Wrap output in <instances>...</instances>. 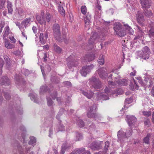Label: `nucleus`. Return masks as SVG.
Here are the masks:
<instances>
[{
    "label": "nucleus",
    "instance_id": "28",
    "mask_svg": "<svg viewBox=\"0 0 154 154\" xmlns=\"http://www.w3.org/2000/svg\"><path fill=\"white\" fill-rule=\"evenodd\" d=\"M39 38L40 42L41 44H44L45 43H46L47 39H46L44 37L43 33H40L39 36Z\"/></svg>",
    "mask_w": 154,
    "mask_h": 154
},
{
    "label": "nucleus",
    "instance_id": "17",
    "mask_svg": "<svg viewBox=\"0 0 154 154\" xmlns=\"http://www.w3.org/2000/svg\"><path fill=\"white\" fill-rule=\"evenodd\" d=\"M117 136L118 141H120L122 140L124 138L126 137L125 133L122 131L121 129L118 132Z\"/></svg>",
    "mask_w": 154,
    "mask_h": 154
},
{
    "label": "nucleus",
    "instance_id": "46",
    "mask_svg": "<svg viewBox=\"0 0 154 154\" xmlns=\"http://www.w3.org/2000/svg\"><path fill=\"white\" fill-rule=\"evenodd\" d=\"M4 64V61L2 58H0V74H1L2 72V68Z\"/></svg>",
    "mask_w": 154,
    "mask_h": 154
},
{
    "label": "nucleus",
    "instance_id": "24",
    "mask_svg": "<svg viewBox=\"0 0 154 154\" xmlns=\"http://www.w3.org/2000/svg\"><path fill=\"white\" fill-rule=\"evenodd\" d=\"M5 46L8 49H11L14 47V45L11 44L6 39H5Z\"/></svg>",
    "mask_w": 154,
    "mask_h": 154
},
{
    "label": "nucleus",
    "instance_id": "16",
    "mask_svg": "<svg viewBox=\"0 0 154 154\" xmlns=\"http://www.w3.org/2000/svg\"><path fill=\"white\" fill-rule=\"evenodd\" d=\"M117 82L119 85L121 86H127L129 83L128 80L124 79H119Z\"/></svg>",
    "mask_w": 154,
    "mask_h": 154
},
{
    "label": "nucleus",
    "instance_id": "53",
    "mask_svg": "<svg viewBox=\"0 0 154 154\" xmlns=\"http://www.w3.org/2000/svg\"><path fill=\"white\" fill-rule=\"evenodd\" d=\"M30 99L32 100H33L34 102H35L37 103H38L39 101L38 100L37 97H31Z\"/></svg>",
    "mask_w": 154,
    "mask_h": 154
},
{
    "label": "nucleus",
    "instance_id": "56",
    "mask_svg": "<svg viewBox=\"0 0 154 154\" xmlns=\"http://www.w3.org/2000/svg\"><path fill=\"white\" fill-rule=\"evenodd\" d=\"M63 83L67 87H70L71 86V84L70 82L69 81H65Z\"/></svg>",
    "mask_w": 154,
    "mask_h": 154
},
{
    "label": "nucleus",
    "instance_id": "4",
    "mask_svg": "<svg viewBox=\"0 0 154 154\" xmlns=\"http://www.w3.org/2000/svg\"><path fill=\"white\" fill-rule=\"evenodd\" d=\"M94 67V66L93 64L89 66H84L80 70L81 75L84 77L86 76L87 74L90 72L91 70L93 69Z\"/></svg>",
    "mask_w": 154,
    "mask_h": 154
},
{
    "label": "nucleus",
    "instance_id": "49",
    "mask_svg": "<svg viewBox=\"0 0 154 154\" xmlns=\"http://www.w3.org/2000/svg\"><path fill=\"white\" fill-rule=\"evenodd\" d=\"M22 72L25 75H28L30 73L29 71L26 69H23L22 70Z\"/></svg>",
    "mask_w": 154,
    "mask_h": 154
},
{
    "label": "nucleus",
    "instance_id": "35",
    "mask_svg": "<svg viewBox=\"0 0 154 154\" xmlns=\"http://www.w3.org/2000/svg\"><path fill=\"white\" fill-rule=\"evenodd\" d=\"M30 20V18L25 19L22 23V25L26 28L27 25L29 23Z\"/></svg>",
    "mask_w": 154,
    "mask_h": 154
},
{
    "label": "nucleus",
    "instance_id": "63",
    "mask_svg": "<svg viewBox=\"0 0 154 154\" xmlns=\"http://www.w3.org/2000/svg\"><path fill=\"white\" fill-rule=\"evenodd\" d=\"M14 54L16 55H19L20 53V51H15L14 52Z\"/></svg>",
    "mask_w": 154,
    "mask_h": 154
},
{
    "label": "nucleus",
    "instance_id": "39",
    "mask_svg": "<svg viewBox=\"0 0 154 154\" xmlns=\"http://www.w3.org/2000/svg\"><path fill=\"white\" fill-rule=\"evenodd\" d=\"M144 125L146 126H147L148 127H149L151 125L150 120L148 118H144Z\"/></svg>",
    "mask_w": 154,
    "mask_h": 154
},
{
    "label": "nucleus",
    "instance_id": "26",
    "mask_svg": "<svg viewBox=\"0 0 154 154\" xmlns=\"http://www.w3.org/2000/svg\"><path fill=\"white\" fill-rule=\"evenodd\" d=\"M143 12L145 15L147 17H150L153 14L151 11L147 8L143 9Z\"/></svg>",
    "mask_w": 154,
    "mask_h": 154
},
{
    "label": "nucleus",
    "instance_id": "41",
    "mask_svg": "<svg viewBox=\"0 0 154 154\" xmlns=\"http://www.w3.org/2000/svg\"><path fill=\"white\" fill-rule=\"evenodd\" d=\"M47 104L48 106H51L53 105V102L50 97H48L47 98Z\"/></svg>",
    "mask_w": 154,
    "mask_h": 154
},
{
    "label": "nucleus",
    "instance_id": "22",
    "mask_svg": "<svg viewBox=\"0 0 154 154\" xmlns=\"http://www.w3.org/2000/svg\"><path fill=\"white\" fill-rule=\"evenodd\" d=\"M137 54L138 56L145 60L148 59L149 58L147 57L146 54L143 51H138L137 52Z\"/></svg>",
    "mask_w": 154,
    "mask_h": 154
},
{
    "label": "nucleus",
    "instance_id": "15",
    "mask_svg": "<svg viewBox=\"0 0 154 154\" xmlns=\"http://www.w3.org/2000/svg\"><path fill=\"white\" fill-rule=\"evenodd\" d=\"M10 81L7 77H3L0 79V84L1 85H9Z\"/></svg>",
    "mask_w": 154,
    "mask_h": 154
},
{
    "label": "nucleus",
    "instance_id": "21",
    "mask_svg": "<svg viewBox=\"0 0 154 154\" xmlns=\"http://www.w3.org/2000/svg\"><path fill=\"white\" fill-rule=\"evenodd\" d=\"M23 149L21 147L19 148V149L20 151V154H24V152L27 153L29 150L30 147L28 146V145H27L25 147L24 149V148Z\"/></svg>",
    "mask_w": 154,
    "mask_h": 154
},
{
    "label": "nucleus",
    "instance_id": "30",
    "mask_svg": "<svg viewBox=\"0 0 154 154\" xmlns=\"http://www.w3.org/2000/svg\"><path fill=\"white\" fill-rule=\"evenodd\" d=\"M90 17L91 15L89 14L88 13H87L86 17L84 18V20L86 25H88L89 24L90 20Z\"/></svg>",
    "mask_w": 154,
    "mask_h": 154
},
{
    "label": "nucleus",
    "instance_id": "7",
    "mask_svg": "<svg viewBox=\"0 0 154 154\" xmlns=\"http://www.w3.org/2000/svg\"><path fill=\"white\" fill-rule=\"evenodd\" d=\"M136 17L137 22L141 26H144L145 24V22L144 17L142 14L138 13L136 14Z\"/></svg>",
    "mask_w": 154,
    "mask_h": 154
},
{
    "label": "nucleus",
    "instance_id": "12",
    "mask_svg": "<svg viewBox=\"0 0 154 154\" xmlns=\"http://www.w3.org/2000/svg\"><path fill=\"white\" fill-rule=\"evenodd\" d=\"M99 41V37L98 34L96 33H95L92 35L90 38L88 43L90 44L93 45L95 41Z\"/></svg>",
    "mask_w": 154,
    "mask_h": 154
},
{
    "label": "nucleus",
    "instance_id": "58",
    "mask_svg": "<svg viewBox=\"0 0 154 154\" xmlns=\"http://www.w3.org/2000/svg\"><path fill=\"white\" fill-rule=\"evenodd\" d=\"M132 70H133V72L130 73V75H131L134 76L135 75L136 71L134 70L133 68H132Z\"/></svg>",
    "mask_w": 154,
    "mask_h": 154
},
{
    "label": "nucleus",
    "instance_id": "44",
    "mask_svg": "<svg viewBox=\"0 0 154 154\" xmlns=\"http://www.w3.org/2000/svg\"><path fill=\"white\" fill-rule=\"evenodd\" d=\"M132 130L130 128L128 130H127V131L125 133L126 137H128L130 136L132 134Z\"/></svg>",
    "mask_w": 154,
    "mask_h": 154
},
{
    "label": "nucleus",
    "instance_id": "1",
    "mask_svg": "<svg viewBox=\"0 0 154 154\" xmlns=\"http://www.w3.org/2000/svg\"><path fill=\"white\" fill-rule=\"evenodd\" d=\"M52 29L54 37L57 41L60 43L62 42L63 39L65 43H67L68 40L66 38V35L63 34L62 37L61 36L60 27L58 24H54L53 26Z\"/></svg>",
    "mask_w": 154,
    "mask_h": 154
},
{
    "label": "nucleus",
    "instance_id": "54",
    "mask_svg": "<svg viewBox=\"0 0 154 154\" xmlns=\"http://www.w3.org/2000/svg\"><path fill=\"white\" fill-rule=\"evenodd\" d=\"M125 102L128 104H129L133 101V99L130 97V98L125 99Z\"/></svg>",
    "mask_w": 154,
    "mask_h": 154
},
{
    "label": "nucleus",
    "instance_id": "29",
    "mask_svg": "<svg viewBox=\"0 0 154 154\" xmlns=\"http://www.w3.org/2000/svg\"><path fill=\"white\" fill-rule=\"evenodd\" d=\"M142 51H143L146 54L147 57H149L150 50L149 48L147 46H145L143 48Z\"/></svg>",
    "mask_w": 154,
    "mask_h": 154
},
{
    "label": "nucleus",
    "instance_id": "8",
    "mask_svg": "<svg viewBox=\"0 0 154 154\" xmlns=\"http://www.w3.org/2000/svg\"><path fill=\"white\" fill-rule=\"evenodd\" d=\"M148 27L150 28L148 33L149 37L152 40H154V23L151 21L149 22Z\"/></svg>",
    "mask_w": 154,
    "mask_h": 154
},
{
    "label": "nucleus",
    "instance_id": "23",
    "mask_svg": "<svg viewBox=\"0 0 154 154\" xmlns=\"http://www.w3.org/2000/svg\"><path fill=\"white\" fill-rule=\"evenodd\" d=\"M125 28L126 30H125V31L127 32V33L129 35H133V31L132 29L128 25L126 24L124 25Z\"/></svg>",
    "mask_w": 154,
    "mask_h": 154
},
{
    "label": "nucleus",
    "instance_id": "40",
    "mask_svg": "<svg viewBox=\"0 0 154 154\" xmlns=\"http://www.w3.org/2000/svg\"><path fill=\"white\" fill-rule=\"evenodd\" d=\"M57 132L59 131H62L65 130L64 126L63 125L60 124L57 126Z\"/></svg>",
    "mask_w": 154,
    "mask_h": 154
},
{
    "label": "nucleus",
    "instance_id": "18",
    "mask_svg": "<svg viewBox=\"0 0 154 154\" xmlns=\"http://www.w3.org/2000/svg\"><path fill=\"white\" fill-rule=\"evenodd\" d=\"M75 56L73 55H70L67 59V61L68 62V65L69 66V63H71L72 65H75L74 62L75 61Z\"/></svg>",
    "mask_w": 154,
    "mask_h": 154
},
{
    "label": "nucleus",
    "instance_id": "57",
    "mask_svg": "<svg viewBox=\"0 0 154 154\" xmlns=\"http://www.w3.org/2000/svg\"><path fill=\"white\" fill-rule=\"evenodd\" d=\"M98 97V99H101L103 100H109V97Z\"/></svg>",
    "mask_w": 154,
    "mask_h": 154
},
{
    "label": "nucleus",
    "instance_id": "13",
    "mask_svg": "<svg viewBox=\"0 0 154 154\" xmlns=\"http://www.w3.org/2000/svg\"><path fill=\"white\" fill-rule=\"evenodd\" d=\"M140 1L144 9L149 8L151 5V0H140Z\"/></svg>",
    "mask_w": 154,
    "mask_h": 154
},
{
    "label": "nucleus",
    "instance_id": "14",
    "mask_svg": "<svg viewBox=\"0 0 154 154\" xmlns=\"http://www.w3.org/2000/svg\"><path fill=\"white\" fill-rule=\"evenodd\" d=\"M95 57V54H93L86 55L84 57L83 60L84 62H89L94 59Z\"/></svg>",
    "mask_w": 154,
    "mask_h": 154
},
{
    "label": "nucleus",
    "instance_id": "51",
    "mask_svg": "<svg viewBox=\"0 0 154 154\" xmlns=\"http://www.w3.org/2000/svg\"><path fill=\"white\" fill-rule=\"evenodd\" d=\"M142 113L144 116L148 117L150 116L151 114V112L150 111H143Z\"/></svg>",
    "mask_w": 154,
    "mask_h": 154
},
{
    "label": "nucleus",
    "instance_id": "5",
    "mask_svg": "<svg viewBox=\"0 0 154 154\" xmlns=\"http://www.w3.org/2000/svg\"><path fill=\"white\" fill-rule=\"evenodd\" d=\"M97 107L95 105H93L91 107L88 111L87 116L89 118H95L97 115L94 112L97 111Z\"/></svg>",
    "mask_w": 154,
    "mask_h": 154
},
{
    "label": "nucleus",
    "instance_id": "62",
    "mask_svg": "<svg viewBox=\"0 0 154 154\" xmlns=\"http://www.w3.org/2000/svg\"><path fill=\"white\" fill-rule=\"evenodd\" d=\"M109 85H116V83L114 82H112L111 81H109Z\"/></svg>",
    "mask_w": 154,
    "mask_h": 154
},
{
    "label": "nucleus",
    "instance_id": "36",
    "mask_svg": "<svg viewBox=\"0 0 154 154\" xmlns=\"http://www.w3.org/2000/svg\"><path fill=\"white\" fill-rule=\"evenodd\" d=\"M30 140L29 142V145H35L36 142L35 138L33 137H30Z\"/></svg>",
    "mask_w": 154,
    "mask_h": 154
},
{
    "label": "nucleus",
    "instance_id": "11",
    "mask_svg": "<svg viewBox=\"0 0 154 154\" xmlns=\"http://www.w3.org/2000/svg\"><path fill=\"white\" fill-rule=\"evenodd\" d=\"M126 118L128 125L129 126H131L132 125H134V124L137 121L136 118L134 116H128L127 115Z\"/></svg>",
    "mask_w": 154,
    "mask_h": 154
},
{
    "label": "nucleus",
    "instance_id": "6",
    "mask_svg": "<svg viewBox=\"0 0 154 154\" xmlns=\"http://www.w3.org/2000/svg\"><path fill=\"white\" fill-rule=\"evenodd\" d=\"M101 143L100 141H95L88 145V146L92 150H97L101 148Z\"/></svg>",
    "mask_w": 154,
    "mask_h": 154
},
{
    "label": "nucleus",
    "instance_id": "31",
    "mask_svg": "<svg viewBox=\"0 0 154 154\" xmlns=\"http://www.w3.org/2000/svg\"><path fill=\"white\" fill-rule=\"evenodd\" d=\"M53 48L54 50L56 52L60 53L62 51V49L56 44H54L53 45Z\"/></svg>",
    "mask_w": 154,
    "mask_h": 154
},
{
    "label": "nucleus",
    "instance_id": "27",
    "mask_svg": "<svg viewBox=\"0 0 154 154\" xmlns=\"http://www.w3.org/2000/svg\"><path fill=\"white\" fill-rule=\"evenodd\" d=\"M10 28L8 26H6L4 29V33L3 35V38L8 36L9 33Z\"/></svg>",
    "mask_w": 154,
    "mask_h": 154
},
{
    "label": "nucleus",
    "instance_id": "34",
    "mask_svg": "<svg viewBox=\"0 0 154 154\" xmlns=\"http://www.w3.org/2000/svg\"><path fill=\"white\" fill-rule=\"evenodd\" d=\"M98 63L100 65H103L104 63V57L103 55H100L98 60Z\"/></svg>",
    "mask_w": 154,
    "mask_h": 154
},
{
    "label": "nucleus",
    "instance_id": "59",
    "mask_svg": "<svg viewBox=\"0 0 154 154\" xmlns=\"http://www.w3.org/2000/svg\"><path fill=\"white\" fill-rule=\"evenodd\" d=\"M4 26V24L1 23L0 24V34L2 32V29Z\"/></svg>",
    "mask_w": 154,
    "mask_h": 154
},
{
    "label": "nucleus",
    "instance_id": "43",
    "mask_svg": "<svg viewBox=\"0 0 154 154\" xmlns=\"http://www.w3.org/2000/svg\"><path fill=\"white\" fill-rule=\"evenodd\" d=\"M150 134H149L147 135V136L144 138L143 141L145 143L147 144H148L149 143V138L150 137Z\"/></svg>",
    "mask_w": 154,
    "mask_h": 154
},
{
    "label": "nucleus",
    "instance_id": "19",
    "mask_svg": "<svg viewBox=\"0 0 154 154\" xmlns=\"http://www.w3.org/2000/svg\"><path fill=\"white\" fill-rule=\"evenodd\" d=\"M137 26L138 29L139 30V31L137 33L139 34L140 33V35H138L137 36L135 37L134 38V40H136L137 39H141L142 38V36L143 35L144 32L143 31H142V29L141 28V27H140L138 26Z\"/></svg>",
    "mask_w": 154,
    "mask_h": 154
},
{
    "label": "nucleus",
    "instance_id": "42",
    "mask_svg": "<svg viewBox=\"0 0 154 154\" xmlns=\"http://www.w3.org/2000/svg\"><path fill=\"white\" fill-rule=\"evenodd\" d=\"M77 124L80 127H83L84 126V122L82 120L79 119L77 122Z\"/></svg>",
    "mask_w": 154,
    "mask_h": 154
},
{
    "label": "nucleus",
    "instance_id": "61",
    "mask_svg": "<svg viewBox=\"0 0 154 154\" xmlns=\"http://www.w3.org/2000/svg\"><path fill=\"white\" fill-rule=\"evenodd\" d=\"M47 54L46 53L44 54V61L45 62L47 60Z\"/></svg>",
    "mask_w": 154,
    "mask_h": 154
},
{
    "label": "nucleus",
    "instance_id": "20",
    "mask_svg": "<svg viewBox=\"0 0 154 154\" xmlns=\"http://www.w3.org/2000/svg\"><path fill=\"white\" fill-rule=\"evenodd\" d=\"M69 145L67 143V142L64 143L61 147L60 153V154H64L66 149L69 148Z\"/></svg>",
    "mask_w": 154,
    "mask_h": 154
},
{
    "label": "nucleus",
    "instance_id": "55",
    "mask_svg": "<svg viewBox=\"0 0 154 154\" xmlns=\"http://www.w3.org/2000/svg\"><path fill=\"white\" fill-rule=\"evenodd\" d=\"M105 146L104 147V149L106 151L107 150L109 146V143L108 141H106L105 143Z\"/></svg>",
    "mask_w": 154,
    "mask_h": 154
},
{
    "label": "nucleus",
    "instance_id": "32",
    "mask_svg": "<svg viewBox=\"0 0 154 154\" xmlns=\"http://www.w3.org/2000/svg\"><path fill=\"white\" fill-rule=\"evenodd\" d=\"M7 7L8 8V13L12 14L13 12V9L11 3V2H8Z\"/></svg>",
    "mask_w": 154,
    "mask_h": 154
},
{
    "label": "nucleus",
    "instance_id": "47",
    "mask_svg": "<svg viewBox=\"0 0 154 154\" xmlns=\"http://www.w3.org/2000/svg\"><path fill=\"white\" fill-rule=\"evenodd\" d=\"M45 19L46 22L47 21L49 22L51 20V15L48 13H47L45 14Z\"/></svg>",
    "mask_w": 154,
    "mask_h": 154
},
{
    "label": "nucleus",
    "instance_id": "9",
    "mask_svg": "<svg viewBox=\"0 0 154 154\" xmlns=\"http://www.w3.org/2000/svg\"><path fill=\"white\" fill-rule=\"evenodd\" d=\"M99 76L102 79L105 78L107 76V69L106 68H101L98 69L97 71Z\"/></svg>",
    "mask_w": 154,
    "mask_h": 154
},
{
    "label": "nucleus",
    "instance_id": "33",
    "mask_svg": "<svg viewBox=\"0 0 154 154\" xmlns=\"http://www.w3.org/2000/svg\"><path fill=\"white\" fill-rule=\"evenodd\" d=\"M82 92L84 95L86 96H92L94 95V94L91 91H90L89 94L87 92L83 91H82Z\"/></svg>",
    "mask_w": 154,
    "mask_h": 154
},
{
    "label": "nucleus",
    "instance_id": "3",
    "mask_svg": "<svg viewBox=\"0 0 154 154\" xmlns=\"http://www.w3.org/2000/svg\"><path fill=\"white\" fill-rule=\"evenodd\" d=\"M89 84L94 89H100L101 87L100 82L96 78L92 77L90 79Z\"/></svg>",
    "mask_w": 154,
    "mask_h": 154
},
{
    "label": "nucleus",
    "instance_id": "48",
    "mask_svg": "<svg viewBox=\"0 0 154 154\" xmlns=\"http://www.w3.org/2000/svg\"><path fill=\"white\" fill-rule=\"evenodd\" d=\"M82 138V135L80 133H77L76 134V139H75L76 141H78L81 140Z\"/></svg>",
    "mask_w": 154,
    "mask_h": 154
},
{
    "label": "nucleus",
    "instance_id": "10",
    "mask_svg": "<svg viewBox=\"0 0 154 154\" xmlns=\"http://www.w3.org/2000/svg\"><path fill=\"white\" fill-rule=\"evenodd\" d=\"M45 14L43 11L41 12L40 15L36 16V20L38 22L41 24L46 25V22L44 16Z\"/></svg>",
    "mask_w": 154,
    "mask_h": 154
},
{
    "label": "nucleus",
    "instance_id": "25",
    "mask_svg": "<svg viewBox=\"0 0 154 154\" xmlns=\"http://www.w3.org/2000/svg\"><path fill=\"white\" fill-rule=\"evenodd\" d=\"M85 148H81L79 149H76L73 153L74 154H82L85 151Z\"/></svg>",
    "mask_w": 154,
    "mask_h": 154
},
{
    "label": "nucleus",
    "instance_id": "52",
    "mask_svg": "<svg viewBox=\"0 0 154 154\" xmlns=\"http://www.w3.org/2000/svg\"><path fill=\"white\" fill-rule=\"evenodd\" d=\"M6 0H0V9L2 8L4 6Z\"/></svg>",
    "mask_w": 154,
    "mask_h": 154
},
{
    "label": "nucleus",
    "instance_id": "38",
    "mask_svg": "<svg viewBox=\"0 0 154 154\" xmlns=\"http://www.w3.org/2000/svg\"><path fill=\"white\" fill-rule=\"evenodd\" d=\"M47 88L48 87L46 85L42 86L40 88V93L41 94H42L46 92L47 90Z\"/></svg>",
    "mask_w": 154,
    "mask_h": 154
},
{
    "label": "nucleus",
    "instance_id": "37",
    "mask_svg": "<svg viewBox=\"0 0 154 154\" xmlns=\"http://www.w3.org/2000/svg\"><path fill=\"white\" fill-rule=\"evenodd\" d=\"M58 11L60 14L63 16H64L65 15V11L63 8L60 6L58 7Z\"/></svg>",
    "mask_w": 154,
    "mask_h": 154
},
{
    "label": "nucleus",
    "instance_id": "60",
    "mask_svg": "<svg viewBox=\"0 0 154 154\" xmlns=\"http://www.w3.org/2000/svg\"><path fill=\"white\" fill-rule=\"evenodd\" d=\"M41 69V71L43 74V75L44 76V75L45 74V71L44 70V67H43L41 65L40 66Z\"/></svg>",
    "mask_w": 154,
    "mask_h": 154
},
{
    "label": "nucleus",
    "instance_id": "45",
    "mask_svg": "<svg viewBox=\"0 0 154 154\" xmlns=\"http://www.w3.org/2000/svg\"><path fill=\"white\" fill-rule=\"evenodd\" d=\"M4 59L6 61L7 64L9 66L10 64V60L9 57L7 55L4 56Z\"/></svg>",
    "mask_w": 154,
    "mask_h": 154
},
{
    "label": "nucleus",
    "instance_id": "50",
    "mask_svg": "<svg viewBox=\"0 0 154 154\" xmlns=\"http://www.w3.org/2000/svg\"><path fill=\"white\" fill-rule=\"evenodd\" d=\"M81 12L84 14H85L87 12L86 7L85 6H82L81 7Z\"/></svg>",
    "mask_w": 154,
    "mask_h": 154
},
{
    "label": "nucleus",
    "instance_id": "2",
    "mask_svg": "<svg viewBox=\"0 0 154 154\" xmlns=\"http://www.w3.org/2000/svg\"><path fill=\"white\" fill-rule=\"evenodd\" d=\"M122 24L119 23L115 24L113 27L114 29L116 32V35L121 37H123L126 34V32L123 29Z\"/></svg>",
    "mask_w": 154,
    "mask_h": 154
},
{
    "label": "nucleus",
    "instance_id": "64",
    "mask_svg": "<svg viewBox=\"0 0 154 154\" xmlns=\"http://www.w3.org/2000/svg\"><path fill=\"white\" fill-rule=\"evenodd\" d=\"M45 38L46 39H47L48 38V32L47 30H46L45 32Z\"/></svg>",
    "mask_w": 154,
    "mask_h": 154
}]
</instances>
